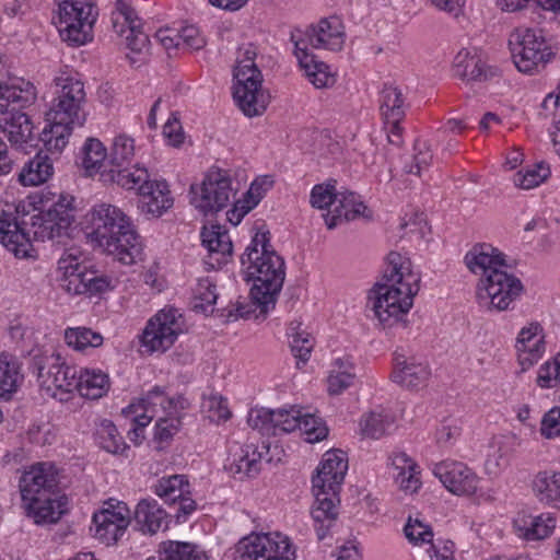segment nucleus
<instances>
[{
  "mask_svg": "<svg viewBox=\"0 0 560 560\" xmlns=\"http://www.w3.org/2000/svg\"><path fill=\"white\" fill-rule=\"evenodd\" d=\"M383 279L371 290L368 306L384 327L404 320L419 291V277L409 269L410 262L400 254H388Z\"/></svg>",
  "mask_w": 560,
  "mask_h": 560,
  "instance_id": "f257e3e1",
  "label": "nucleus"
},
{
  "mask_svg": "<svg viewBox=\"0 0 560 560\" xmlns=\"http://www.w3.org/2000/svg\"><path fill=\"white\" fill-rule=\"evenodd\" d=\"M55 97L46 113L47 125L40 140L50 153L58 154L68 144L72 130L86 120V93L80 79L60 75L55 80Z\"/></svg>",
  "mask_w": 560,
  "mask_h": 560,
  "instance_id": "f03ea898",
  "label": "nucleus"
},
{
  "mask_svg": "<svg viewBox=\"0 0 560 560\" xmlns=\"http://www.w3.org/2000/svg\"><path fill=\"white\" fill-rule=\"evenodd\" d=\"M85 230L92 242L124 265L142 254V242L130 218L109 203L94 206L85 215Z\"/></svg>",
  "mask_w": 560,
  "mask_h": 560,
  "instance_id": "7ed1b4c3",
  "label": "nucleus"
},
{
  "mask_svg": "<svg viewBox=\"0 0 560 560\" xmlns=\"http://www.w3.org/2000/svg\"><path fill=\"white\" fill-rule=\"evenodd\" d=\"M244 280L253 281L249 295L262 308L272 307L284 277V260L270 244L269 232H257L241 256Z\"/></svg>",
  "mask_w": 560,
  "mask_h": 560,
  "instance_id": "20e7f679",
  "label": "nucleus"
},
{
  "mask_svg": "<svg viewBox=\"0 0 560 560\" xmlns=\"http://www.w3.org/2000/svg\"><path fill=\"white\" fill-rule=\"evenodd\" d=\"M59 472L50 462L27 467L19 479L22 508L35 524H51L66 512L67 500L58 494Z\"/></svg>",
  "mask_w": 560,
  "mask_h": 560,
  "instance_id": "39448f33",
  "label": "nucleus"
},
{
  "mask_svg": "<svg viewBox=\"0 0 560 560\" xmlns=\"http://www.w3.org/2000/svg\"><path fill=\"white\" fill-rule=\"evenodd\" d=\"M189 407L183 395H168L162 387L154 386L138 404L122 410L139 427H147L156 419L154 438L168 442L182 428L184 411Z\"/></svg>",
  "mask_w": 560,
  "mask_h": 560,
  "instance_id": "423d86ee",
  "label": "nucleus"
},
{
  "mask_svg": "<svg viewBox=\"0 0 560 560\" xmlns=\"http://www.w3.org/2000/svg\"><path fill=\"white\" fill-rule=\"evenodd\" d=\"M37 90L35 85L22 78L0 81V114H8L0 120V127L10 143L23 148L33 137V122L21 112L35 103Z\"/></svg>",
  "mask_w": 560,
  "mask_h": 560,
  "instance_id": "0eeeda50",
  "label": "nucleus"
},
{
  "mask_svg": "<svg viewBox=\"0 0 560 560\" xmlns=\"http://www.w3.org/2000/svg\"><path fill=\"white\" fill-rule=\"evenodd\" d=\"M112 180L126 189H136L139 207L145 214L159 218L173 207L168 184L164 179H152L145 167L135 165L113 172Z\"/></svg>",
  "mask_w": 560,
  "mask_h": 560,
  "instance_id": "6e6552de",
  "label": "nucleus"
},
{
  "mask_svg": "<svg viewBox=\"0 0 560 560\" xmlns=\"http://www.w3.org/2000/svg\"><path fill=\"white\" fill-rule=\"evenodd\" d=\"M255 56L254 50L246 49L234 72L233 96L248 117L261 115L269 103V95L261 89V72L254 62Z\"/></svg>",
  "mask_w": 560,
  "mask_h": 560,
  "instance_id": "1a4fd4ad",
  "label": "nucleus"
},
{
  "mask_svg": "<svg viewBox=\"0 0 560 560\" xmlns=\"http://www.w3.org/2000/svg\"><path fill=\"white\" fill-rule=\"evenodd\" d=\"M58 270L62 273L61 288L70 294H98L115 288L113 277L90 269L77 250L65 253L58 260Z\"/></svg>",
  "mask_w": 560,
  "mask_h": 560,
  "instance_id": "9d476101",
  "label": "nucleus"
},
{
  "mask_svg": "<svg viewBox=\"0 0 560 560\" xmlns=\"http://www.w3.org/2000/svg\"><path fill=\"white\" fill-rule=\"evenodd\" d=\"M97 15L93 0H62L54 21L65 42L72 46H81L92 40V30Z\"/></svg>",
  "mask_w": 560,
  "mask_h": 560,
  "instance_id": "9b49d317",
  "label": "nucleus"
},
{
  "mask_svg": "<svg viewBox=\"0 0 560 560\" xmlns=\"http://www.w3.org/2000/svg\"><path fill=\"white\" fill-rule=\"evenodd\" d=\"M73 197L60 196L48 210L39 211L32 200V211L27 215L30 243L55 240L68 234L74 221Z\"/></svg>",
  "mask_w": 560,
  "mask_h": 560,
  "instance_id": "f8f14e48",
  "label": "nucleus"
},
{
  "mask_svg": "<svg viewBox=\"0 0 560 560\" xmlns=\"http://www.w3.org/2000/svg\"><path fill=\"white\" fill-rule=\"evenodd\" d=\"M32 200L18 203H0V243L18 257L30 256V232L27 215Z\"/></svg>",
  "mask_w": 560,
  "mask_h": 560,
  "instance_id": "ddd939ff",
  "label": "nucleus"
},
{
  "mask_svg": "<svg viewBox=\"0 0 560 560\" xmlns=\"http://www.w3.org/2000/svg\"><path fill=\"white\" fill-rule=\"evenodd\" d=\"M296 551L290 538L279 532L252 533L234 547L233 560H295Z\"/></svg>",
  "mask_w": 560,
  "mask_h": 560,
  "instance_id": "4468645a",
  "label": "nucleus"
},
{
  "mask_svg": "<svg viewBox=\"0 0 560 560\" xmlns=\"http://www.w3.org/2000/svg\"><path fill=\"white\" fill-rule=\"evenodd\" d=\"M40 387L46 394L60 401L68 400L69 395L75 389L78 369L67 365L59 353L51 352L34 359Z\"/></svg>",
  "mask_w": 560,
  "mask_h": 560,
  "instance_id": "2eb2a0df",
  "label": "nucleus"
},
{
  "mask_svg": "<svg viewBox=\"0 0 560 560\" xmlns=\"http://www.w3.org/2000/svg\"><path fill=\"white\" fill-rule=\"evenodd\" d=\"M235 194L228 171L213 168L205 175L200 185L190 186V202L203 214H209L228 207Z\"/></svg>",
  "mask_w": 560,
  "mask_h": 560,
  "instance_id": "dca6fc26",
  "label": "nucleus"
},
{
  "mask_svg": "<svg viewBox=\"0 0 560 560\" xmlns=\"http://www.w3.org/2000/svg\"><path fill=\"white\" fill-rule=\"evenodd\" d=\"M523 291L518 278L508 271V266L500 271L480 278L477 285V300L480 306L489 310L505 311Z\"/></svg>",
  "mask_w": 560,
  "mask_h": 560,
  "instance_id": "f3484780",
  "label": "nucleus"
},
{
  "mask_svg": "<svg viewBox=\"0 0 560 560\" xmlns=\"http://www.w3.org/2000/svg\"><path fill=\"white\" fill-rule=\"evenodd\" d=\"M183 332L184 319L178 310H161L147 323L141 335V347L147 353H163Z\"/></svg>",
  "mask_w": 560,
  "mask_h": 560,
  "instance_id": "a211bd4d",
  "label": "nucleus"
},
{
  "mask_svg": "<svg viewBox=\"0 0 560 560\" xmlns=\"http://www.w3.org/2000/svg\"><path fill=\"white\" fill-rule=\"evenodd\" d=\"M509 43L514 63L524 73H532L551 56L541 30L518 28L511 35Z\"/></svg>",
  "mask_w": 560,
  "mask_h": 560,
  "instance_id": "6ab92c4d",
  "label": "nucleus"
},
{
  "mask_svg": "<svg viewBox=\"0 0 560 560\" xmlns=\"http://www.w3.org/2000/svg\"><path fill=\"white\" fill-rule=\"evenodd\" d=\"M300 409L293 406L276 410L254 408L248 412L247 423L261 435L270 436L290 433L300 425Z\"/></svg>",
  "mask_w": 560,
  "mask_h": 560,
  "instance_id": "aec40b11",
  "label": "nucleus"
},
{
  "mask_svg": "<svg viewBox=\"0 0 560 560\" xmlns=\"http://www.w3.org/2000/svg\"><path fill=\"white\" fill-rule=\"evenodd\" d=\"M433 475L453 494L471 495L479 485V477L466 464L456 460H443L434 464Z\"/></svg>",
  "mask_w": 560,
  "mask_h": 560,
  "instance_id": "412c9836",
  "label": "nucleus"
},
{
  "mask_svg": "<svg viewBox=\"0 0 560 560\" xmlns=\"http://www.w3.org/2000/svg\"><path fill=\"white\" fill-rule=\"evenodd\" d=\"M113 25L117 33L125 35L126 45L132 52L147 49L149 37L141 31V22L128 0H116Z\"/></svg>",
  "mask_w": 560,
  "mask_h": 560,
  "instance_id": "4be33fe9",
  "label": "nucleus"
},
{
  "mask_svg": "<svg viewBox=\"0 0 560 560\" xmlns=\"http://www.w3.org/2000/svg\"><path fill=\"white\" fill-rule=\"evenodd\" d=\"M129 525V510L126 504L103 509L93 515L91 532L100 541L110 545L116 542Z\"/></svg>",
  "mask_w": 560,
  "mask_h": 560,
  "instance_id": "5701e85b",
  "label": "nucleus"
},
{
  "mask_svg": "<svg viewBox=\"0 0 560 560\" xmlns=\"http://www.w3.org/2000/svg\"><path fill=\"white\" fill-rule=\"evenodd\" d=\"M290 40L294 45V55L299 65L310 82L317 89L332 84L335 80L329 72V67L325 62L316 60L315 56L307 51V43L303 39V32L298 28L292 31Z\"/></svg>",
  "mask_w": 560,
  "mask_h": 560,
  "instance_id": "b1692460",
  "label": "nucleus"
},
{
  "mask_svg": "<svg viewBox=\"0 0 560 560\" xmlns=\"http://www.w3.org/2000/svg\"><path fill=\"white\" fill-rule=\"evenodd\" d=\"M347 470L348 459L342 451L326 452L316 469V475L312 478L313 489L339 491Z\"/></svg>",
  "mask_w": 560,
  "mask_h": 560,
  "instance_id": "393cba45",
  "label": "nucleus"
},
{
  "mask_svg": "<svg viewBox=\"0 0 560 560\" xmlns=\"http://www.w3.org/2000/svg\"><path fill=\"white\" fill-rule=\"evenodd\" d=\"M201 242L208 255L203 259L208 269L220 268L232 255L233 245L229 233L220 225L205 226L201 231Z\"/></svg>",
  "mask_w": 560,
  "mask_h": 560,
  "instance_id": "a878e982",
  "label": "nucleus"
},
{
  "mask_svg": "<svg viewBox=\"0 0 560 560\" xmlns=\"http://www.w3.org/2000/svg\"><path fill=\"white\" fill-rule=\"evenodd\" d=\"M515 348L522 372L537 363L545 352V341L540 325L532 323L527 327L522 328Z\"/></svg>",
  "mask_w": 560,
  "mask_h": 560,
  "instance_id": "bb28decb",
  "label": "nucleus"
},
{
  "mask_svg": "<svg viewBox=\"0 0 560 560\" xmlns=\"http://www.w3.org/2000/svg\"><path fill=\"white\" fill-rule=\"evenodd\" d=\"M315 502L312 508V517L317 527L318 539H324L326 532L332 526L338 517L339 510L337 503L338 490L313 489Z\"/></svg>",
  "mask_w": 560,
  "mask_h": 560,
  "instance_id": "cd10ccee",
  "label": "nucleus"
},
{
  "mask_svg": "<svg viewBox=\"0 0 560 560\" xmlns=\"http://www.w3.org/2000/svg\"><path fill=\"white\" fill-rule=\"evenodd\" d=\"M454 74L466 81H485L492 78L497 70L488 67L477 49H462L453 62Z\"/></svg>",
  "mask_w": 560,
  "mask_h": 560,
  "instance_id": "c85d7f7f",
  "label": "nucleus"
},
{
  "mask_svg": "<svg viewBox=\"0 0 560 560\" xmlns=\"http://www.w3.org/2000/svg\"><path fill=\"white\" fill-rule=\"evenodd\" d=\"M465 264L472 273L480 275L481 278L506 267L504 255L489 244L475 245L465 255Z\"/></svg>",
  "mask_w": 560,
  "mask_h": 560,
  "instance_id": "c756f323",
  "label": "nucleus"
},
{
  "mask_svg": "<svg viewBox=\"0 0 560 560\" xmlns=\"http://www.w3.org/2000/svg\"><path fill=\"white\" fill-rule=\"evenodd\" d=\"M308 44L316 49H341L345 42L342 25L337 18L323 19L316 25H312L306 34Z\"/></svg>",
  "mask_w": 560,
  "mask_h": 560,
  "instance_id": "7c9ffc66",
  "label": "nucleus"
},
{
  "mask_svg": "<svg viewBox=\"0 0 560 560\" xmlns=\"http://www.w3.org/2000/svg\"><path fill=\"white\" fill-rule=\"evenodd\" d=\"M366 206L354 192H338L335 208L325 213L324 220L329 230L343 221H352L359 217H366Z\"/></svg>",
  "mask_w": 560,
  "mask_h": 560,
  "instance_id": "2f4dec72",
  "label": "nucleus"
},
{
  "mask_svg": "<svg viewBox=\"0 0 560 560\" xmlns=\"http://www.w3.org/2000/svg\"><path fill=\"white\" fill-rule=\"evenodd\" d=\"M268 451L269 444L266 442H262L261 445H257L253 442L246 443L241 447L240 453L235 455L230 466L231 472L240 475L241 478L256 477L261 469V460Z\"/></svg>",
  "mask_w": 560,
  "mask_h": 560,
  "instance_id": "473e14b6",
  "label": "nucleus"
},
{
  "mask_svg": "<svg viewBox=\"0 0 560 560\" xmlns=\"http://www.w3.org/2000/svg\"><path fill=\"white\" fill-rule=\"evenodd\" d=\"M556 523V517L549 512L539 515L523 514L514 521V527L518 536L526 540H541L552 534Z\"/></svg>",
  "mask_w": 560,
  "mask_h": 560,
  "instance_id": "72a5a7b5",
  "label": "nucleus"
},
{
  "mask_svg": "<svg viewBox=\"0 0 560 560\" xmlns=\"http://www.w3.org/2000/svg\"><path fill=\"white\" fill-rule=\"evenodd\" d=\"M429 366L424 363L408 362L402 355L396 354L392 378L407 388L423 386L430 377Z\"/></svg>",
  "mask_w": 560,
  "mask_h": 560,
  "instance_id": "f704fd0d",
  "label": "nucleus"
},
{
  "mask_svg": "<svg viewBox=\"0 0 560 560\" xmlns=\"http://www.w3.org/2000/svg\"><path fill=\"white\" fill-rule=\"evenodd\" d=\"M532 489L540 503L560 510V471H538L532 481Z\"/></svg>",
  "mask_w": 560,
  "mask_h": 560,
  "instance_id": "c9c22d12",
  "label": "nucleus"
},
{
  "mask_svg": "<svg viewBox=\"0 0 560 560\" xmlns=\"http://www.w3.org/2000/svg\"><path fill=\"white\" fill-rule=\"evenodd\" d=\"M77 384L74 390H78L82 397L95 400L107 394L109 377L101 370L78 369Z\"/></svg>",
  "mask_w": 560,
  "mask_h": 560,
  "instance_id": "e433bc0d",
  "label": "nucleus"
},
{
  "mask_svg": "<svg viewBox=\"0 0 560 560\" xmlns=\"http://www.w3.org/2000/svg\"><path fill=\"white\" fill-rule=\"evenodd\" d=\"M166 513L153 499L141 500L135 511V522L140 532L153 535L165 522Z\"/></svg>",
  "mask_w": 560,
  "mask_h": 560,
  "instance_id": "4c0bfd02",
  "label": "nucleus"
},
{
  "mask_svg": "<svg viewBox=\"0 0 560 560\" xmlns=\"http://www.w3.org/2000/svg\"><path fill=\"white\" fill-rule=\"evenodd\" d=\"M54 174L52 162L47 154L37 153L20 173V182L24 186H38L46 183Z\"/></svg>",
  "mask_w": 560,
  "mask_h": 560,
  "instance_id": "58836bf2",
  "label": "nucleus"
},
{
  "mask_svg": "<svg viewBox=\"0 0 560 560\" xmlns=\"http://www.w3.org/2000/svg\"><path fill=\"white\" fill-rule=\"evenodd\" d=\"M63 339L69 348L82 353L100 348L104 342V337L100 332L85 326L68 327Z\"/></svg>",
  "mask_w": 560,
  "mask_h": 560,
  "instance_id": "ea45409f",
  "label": "nucleus"
},
{
  "mask_svg": "<svg viewBox=\"0 0 560 560\" xmlns=\"http://www.w3.org/2000/svg\"><path fill=\"white\" fill-rule=\"evenodd\" d=\"M159 560H207V556L195 544L168 540L160 545Z\"/></svg>",
  "mask_w": 560,
  "mask_h": 560,
  "instance_id": "a19ab883",
  "label": "nucleus"
},
{
  "mask_svg": "<svg viewBox=\"0 0 560 560\" xmlns=\"http://www.w3.org/2000/svg\"><path fill=\"white\" fill-rule=\"evenodd\" d=\"M394 417L386 410H374L362 416L360 421L361 433L371 439H380L392 428Z\"/></svg>",
  "mask_w": 560,
  "mask_h": 560,
  "instance_id": "79ce46f5",
  "label": "nucleus"
},
{
  "mask_svg": "<svg viewBox=\"0 0 560 560\" xmlns=\"http://www.w3.org/2000/svg\"><path fill=\"white\" fill-rule=\"evenodd\" d=\"M79 159L86 174L93 175L102 168L107 159V151L98 139L88 138L81 149Z\"/></svg>",
  "mask_w": 560,
  "mask_h": 560,
  "instance_id": "37998d69",
  "label": "nucleus"
},
{
  "mask_svg": "<svg viewBox=\"0 0 560 560\" xmlns=\"http://www.w3.org/2000/svg\"><path fill=\"white\" fill-rule=\"evenodd\" d=\"M188 487L184 475H172L160 478L153 486V492L165 503L173 504L179 497H183V493H189Z\"/></svg>",
  "mask_w": 560,
  "mask_h": 560,
  "instance_id": "c03bdc74",
  "label": "nucleus"
},
{
  "mask_svg": "<svg viewBox=\"0 0 560 560\" xmlns=\"http://www.w3.org/2000/svg\"><path fill=\"white\" fill-rule=\"evenodd\" d=\"M392 466L398 471L397 479L405 490L416 491L420 481L417 464L406 453H395L390 456Z\"/></svg>",
  "mask_w": 560,
  "mask_h": 560,
  "instance_id": "a18cd8bd",
  "label": "nucleus"
},
{
  "mask_svg": "<svg viewBox=\"0 0 560 560\" xmlns=\"http://www.w3.org/2000/svg\"><path fill=\"white\" fill-rule=\"evenodd\" d=\"M381 112L384 119L401 121L405 116V98L401 91L394 85H384L381 93Z\"/></svg>",
  "mask_w": 560,
  "mask_h": 560,
  "instance_id": "49530a36",
  "label": "nucleus"
},
{
  "mask_svg": "<svg viewBox=\"0 0 560 560\" xmlns=\"http://www.w3.org/2000/svg\"><path fill=\"white\" fill-rule=\"evenodd\" d=\"M20 380L19 365L8 353L0 354V398H10Z\"/></svg>",
  "mask_w": 560,
  "mask_h": 560,
  "instance_id": "de8ad7c7",
  "label": "nucleus"
},
{
  "mask_svg": "<svg viewBox=\"0 0 560 560\" xmlns=\"http://www.w3.org/2000/svg\"><path fill=\"white\" fill-rule=\"evenodd\" d=\"M352 363L349 360L337 359L334 362L332 370L328 376V392L331 395H338L348 388L354 380Z\"/></svg>",
  "mask_w": 560,
  "mask_h": 560,
  "instance_id": "09e8293b",
  "label": "nucleus"
},
{
  "mask_svg": "<svg viewBox=\"0 0 560 560\" xmlns=\"http://www.w3.org/2000/svg\"><path fill=\"white\" fill-rule=\"evenodd\" d=\"M135 154V143L133 139L129 138L126 135H119L117 136L112 145V151L108 155L109 163L117 167V170L110 168L109 173L110 176L113 175V172L116 173L119 170L128 168L125 166L126 164H129L132 156Z\"/></svg>",
  "mask_w": 560,
  "mask_h": 560,
  "instance_id": "8fccbe9b",
  "label": "nucleus"
},
{
  "mask_svg": "<svg viewBox=\"0 0 560 560\" xmlns=\"http://www.w3.org/2000/svg\"><path fill=\"white\" fill-rule=\"evenodd\" d=\"M194 310L202 313L212 312L218 294L217 287L210 277L200 278L194 288Z\"/></svg>",
  "mask_w": 560,
  "mask_h": 560,
  "instance_id": "3c124183",
  "label": "nucleus"
},
{
  "mask_svg": "<svg viewBox=\"0 0 560 560\" xmlns=\"http://www.w3.org/2000/svg\"><path fill=\"white\" fill-rule=\"evenodd\" d=\"M98 445L108 453H118L124 445L122 436L110 420H103L96 431Z\"/></svg>",
  "mask_w": 560,
  "mask_h": 560,
  "instance_id": "603ef678",
  "label": "nucleus"
},
{
  "mask_svg": "<svg viewBox=\"0 0 560 560\" xmlns=\"http://www.w3.org/2000/svg\"><path fill=\"white\" fill-rule=\"evenodd\" d=\"M201 410L211 422L219 423L231 417L226 399L219 394L203 397Z\"/></svg>",
  "mask_w": 560,
  "mask_h": 560,
  "instance_id": "864d4df0",
  "label": "nucleus"
},
{
  "mask_svg": "<svg viewBox=\"0 0 560 560\" xmlns=\"http://www.w3.org/2000/svg\"><path fill=\"white\" fill-rule=\"evenodd\" d=\"M300 425L298 429L306 436V441L315 443L324 440L328 434V429L323 420L313 415H303L300 411L299 417Z\"/></svg>",
  "mask_w": 560,
  "mask_h": 560,
  "instance_id": "5fc2aeb1",
  "label": "nucleus"
},
{
  "mask_svg": "<svg viewBox=\"0 0 560 560\" xmlns=\"http://www.w3.org/2000/svg\"><path fill=\"white\" fill-rule=\"evenodd\" d=\"M549 175V166L544 162H540L533 168H528L525 172H518L514 177V183L523 189H532L545 182Z\"/></svg>",
  "mask_w": 560,
  "mask_h": 560,
  "instance_id": "6e6d98bb",
  "label": "nucleus"
},
{
  "mask_svg": "<svg viewBox=\"0 0 560 560\" xmlns=\"http://www.w3.org/2000/svg\"><path fill=\"white\" fill-rule=\"evenodd\" d=\"M338 192L336 190V180L315 185L312 188L310 201L314 208L326 209L336 205Z\"/></svg>",
  "mask_w": 560,
  "mask_h": 560,
  "instance_id": "4d7b16f0",
  "label": "nucleus"
},
{
  "mask_svg": "<svg viewBox=\"0 0 560 560\" xmlns=\"http://www.w3.org/2000/svg\"><path fill=\"white\" fill-rule=\"evenodd\" d=\"M404 532L406 538L413 545H430L433 541V532L431 527L418 517H409Z\"/></svg>",
  "mask_w": 560,
  "mask_h": 560,
  "instance_id": "13d9d810",
  "label": "nucleus"
},
{
  "mask_svg": "<svg viewBox=\"0 0 560 560\" xmlns=\"http://www.w3.org/2000/svg\"><path fill=\"white\" fill-rule=\"evenodd\" d=\"M537 384L541 388H555L560 385V354L539 368Z\"/></svg>",
  "mask_w": 560,
  "mask_h": 560,
  "instance_id": "bf43d9fd",
  "label": "nucleus"
},
{
  "mask_svg": "<svg viewBox=\"0 0 560 560\" xmlns=\"http://www.w3.org/2000/svg\"><path fill=\"white\" fill-rule=\"evenodd\" d=\"M290 347L292 354L298 360L296 365L299 366L300 362L306 363L308 361L314 347V339L307 332H296L292 335Z\"/></svg>",
  "mask_w": 560,
  "mask_h": 560,
  "instance_id": "052dcab7",
  "label": "nucleus"
},
{
  "mask_svg": "<svg viewBox=\"0 0 560 560\" xmlns=\"http://www.w3.org/2000/svg\"><path fill=\"white\" fill-rule=\"evenodd\" d=\"M539 431L549 440L560 435V407H553L544 415Z\"/></svg>",
  "mask_w": 560,
  "mask_h": 560,
  "instance_id": "680f3d73",
  "label": "nucleus"
},
{
  "mask_svg": "<svg viewBox=\"0 0 560 560\" xmlns=\"http://www.w3.org/2000/svg\"><path fill=\"white\" fill-rule=\"evenodd\" d=\"M178 31L179 35L177 37L180 38V47L198 50L206 45L205 37L195 25H187Z\"/></svg>",
  "mask_w": 560,
  "mask_h": 560,
  "instance_id": "e2e57ef3",
  "label": "nucleus"
},
{
  "mask_svg": "<svg viewBox=\"0 0 560 560\" xmlns=\"http://www.w3.org/2000/svg\"><path fill=\"white\" fill-rule=\"evenodd\" d=\"M271 186L272 180L268 176L255 179L246 192L244 200L253 208L256 207Z\"/></svg>",
  "mask_w": 560,
  "mask_h": 560,
  "instance_id": "0e129e2a",
  "label": "nucleus"
},
{
  "mask_svg": "<svg viewBox=\"0 0 560 560\" xmlns=\"http://www.w3.org/2000/svg\"><path fill=\"white\" fill-rule=\"evenodd\" d=\"M460 428L455 420H446L441 423L436 431V442L441 446H450L459 436Z\"/></svg>",
  "mask_w": 560,
  "mask_h": 560,
  "instance_id": "69168bd1",
  "label": "nucleus"
},
{
  "mask_svg": "<svg viewBox=\"0 0 560 560\" xmlns=\"http://www.w3.org/2000/svg\"><path fill=\"white\" fill-rule=\"evenodd\" d=\"M163 135L173 147H179L184 142V132L175 115H172L164 125Z\"/></svg>",
  "mask_w": 560,
  "mask_h": 560,
  "instance_id": "338daca9",
  "label": "nucleus"
},
{
  "mask_svg": "<svg viewBox=\"0 0 560 560\" xmlns=\"http://www.w3.org/2000/svg\"><path fill=\"white\" fill-rule=\"evenodd\" d=\"M427 551L430 560H454L453 544L451 541H432Z\"/></svg>",
  "mask_w": 560,
  "mask_h": 560,
  "instance_id": "774afa93",
  "label": "nucleus"
}]
</instances>
